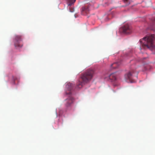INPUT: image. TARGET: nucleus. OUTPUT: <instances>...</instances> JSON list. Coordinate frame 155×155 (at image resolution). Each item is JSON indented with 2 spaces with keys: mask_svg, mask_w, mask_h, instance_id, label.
Segmentation results:
<instances>
[{
  "mask_svg": "<svg viewBox=\"0 0 155 155\" xmlns=\"http://www.w3.org/2000/svg\"><path fill=\"white\" fill-rule=\"evenodd\" d=\"M75 1L76 0H68V5H71L75 2Z\"/></svg>",
  "mask_w": 155,
  "mask_h": 155,
  "instance_id": "9b49d317",
  "label": "nucleus"
},
{
  "mask_svg": "<svg viewBox=\"0 0 155 155\" xmlns=\"http://www.w3.org/2000/svg\"><path fill=\"white\" fill-rule=\"evenodd\" d=\"M91 5L90 4L87 5L81 8V13L82 15H85L88 14L91 9Z\"/></svg>",
  "mask_w": 155,
  "mask_h": 155,
  "instance_id": "423d86ee",
  "label": "nucleus"
},
{
  "mask_svg": "<svg viewBox=\"0 0 155 155\" xmlns=\"http://www.w3.org/2000/svg\"><path fill=\"white\" fill-rule=\"evenodd\" d=\"M73 85L72 83H68L66 85V87L67 89L68 90V91H69V92L66 91L68 93H69V92L71 93V91H70L73 88Z\"/></svg>",
  "mask_w": 155,
  "mask_h": 155,
  "instance_id": "6e6552de",
  "label": "nucleus"
},
{
  "mask_svg": "<svg viewBox=\"0 0 155 155\" xmlns=\"http://www.w3.org/2000/svg\"><path fill=\"white\" fill-rule=\"evenodd\" d=\"M69 10H70V12H73L74 11V8H69Z\"/></svg>",
  "mask_w": 155,
  "mask_h": 155,
  "instance_id": "ddd939ff",
  "label": "nucleus"
},
{
  "mask_svg": "<svg viewBox=\"0 0 155 155\" xmlns=\"http://www.w3.org/2000/svg\"><path fill=\"white\" fill-rule=\"evenodd\" d=\"M124 2L126 3L127 5H128L130 4L129 0H123Z\"/></svg>",
  "mask_w": 155,
  "mask_h": 155,
  "instance_id": "f8f14e48",
  "label": "nucleus"
},
{
  "mask_svg": "<svg viewBox=\"0 0 155 155\" xmlns=\"http://www.w3.org/2000/svg\"><path fill=\"white\" fill-rule=\"evenodd\" d=\"M155 38V35H151L147 36L140 40V41L143 48L147 47L151 50H155V45H153V41Z\"/></svg>",
  "mask_w": 155,
  "mask_h": 155,
  "instance_id": "f03ea898",
  "label": "nucleus"
},
{
  "mask_svg": "<svg viewBox=\"0 0 155 155\" xmlns=\"http://www.w3.org/2000/svg\"><path fill=\"white\" fill-rule=\"evenodd\" d=\"M94 74V71L92 69H88L81 76L77 84V87L78 88L81 87L83 85L88 82L92 79Z\"/></svg>",
  "mask_w": 155,
  "mask_h": 155,
  "instance_id": "f257e3e1",
  "label": "nucleus"
},
{
  "mask_svg": "<svg viewBox=\"0 0 155 155\" xmlns=\"http://www.w3.org/2000/svg\"><path fill=\"white\" fill-rule=\"evenodd\" d=\"M120 64V63L119 62L114 63L111 64V66L114 68H116L119 66Z\"/></svg>",
  "mask_w": 155,
  "mask_h": 155,
  "instance_id": "9d476101",
  "label": "nucleus"
},
{
  "mask_svg": "<svg viewBox=\"0 0 155 155\" xmlns=\"http://www.w3.org/2000/svg\"><path fill=\"white\" fill-rule=\"evenodd\" d=\"M109 78L112 81H114L116 80V75L114 73L111 74L109 76Z\"/></svg>",
  "mask_w": 155,
  "mask_h": 155,
  "instance_id": "1a4fd4ad",
  "label": "nucleus"
},
{
  "mask_svg": "<svg viewBox=\"0 0 155 155\" xmlns=\"http://www.w3.org/2000/svg\"><path fill=\"white\" fill-rule=\"evenodd\" d=\"M66 94L68 95V98L65 100L66 102L65 106L67 109H69L73 103L74 99L71 94L70 92L69 93L66 92Z\"/></svg>",
  "mask_w": 155,
  "mask_h": 155,
  "instance_id": "20e7f679",
  "label": "nucleus"
},
{
  "mask_svg": "<svg viewBox=\"0 0 155 155\" xmlns=\"http://www.w3.org/2000/svg\"><path fill=\"white\" fill-rule=\"evenodd\" d=\"M138 74V72L135 71L134 70H131L125 75V79L127 82H134L133 80L137 78Z\"/></svg>",
  "mask_w": 155,
  "mask_h": 155,
  "instance_id": "7ed1b4c3",
  "label": "nucleus"
},
{
  "mask_svg": "<svg viewBox=\"0 0 155 155\" xmlns=\"http://www.w3.org/2000/svg\"><path fill=\"white\" fill-rule=\"evenodd\" d=\"M120 30L121 32L125 34H130L132 31L131 27L128 25H125L122 27Z\"/></svg>",
  "mask_w": 155,
  "mask_h": 155,
  "instance_id": "0eeeda50",
  "label": "nucleus"
},
{
  "mask_svg": "<svg viewBox=\"0 0 155 155\" xmlns=\"http://www.w3.org/2000/svg\"><path fill=\"white\" fill-rule=\"evenodd\" d=\"M145 67V69H144V70H143V71H146V70H147V68H146V67Z\"/></svg>",
  "mask_w": 155,
  "mask_h": 155,
  "instance_id": "4468645a",
  "label": "nucleus"
},
{
  "mask_svg": "<svg viewBox=\"0 0 155 155\" xmlns=\"http://www.w3.org/2000/svg\"><path fill=\"white\" fill-rule=\"evenodd\" d=\"M22 41L21 36L16 35L14 38V45L15 47H21L22 45L21 42Z\"/></svg>",
  "mask_w": 155,
  "mask_h": 155,
  "instance_id": "39448f33",
  "label": "nucleus"
}]
</instances>
